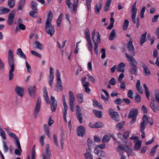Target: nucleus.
<instances>
[{
	"mask_svg": "<svg viewBox=\"0 0 159 159\" xmlns=\"http://www.w3.org/2000/svg\"><path fill=\"white\" fill-rule=\"evenodd\" d=\"M8 63L10 68L9 72V80L10 81L13 78L14 74L13 73L15 70V59L14 57V54L13 51L9 50L8 53Z\"/></svg>",
	"mask_w": 159,
	"mask_h": 159,
	"instance_id": "obj_1",
	"label": "nucleus"
},
{
	"mask_svg": "<svg viewBox=\"0 0 159 159\" xmlns=\"http://www.w3.org/2000/svg\"><path fill=\"white\" fill-rule=\"evenodd\" d=\"M52 16L53 13L51 11H49L46 21L45 30L46 32L49 34L51 36L53 35L55 32L54 26L51 23Z\"/></svg>",
	"mask_w": 159,
	"mask_h": 159,
	"instance_id": "obj_2",
	"label": "nucleus"
},
{
	"mask_svg": "<svg viewBox=\"0 0 159 159\" xmlns=\"http://www.w3.org/2000/svg\"><path fill=\"white\" fill-rule=\"evenodd\" d=\"M84 34L86 37V39L88 42V43L86 44V45L89 50L91 52V54L92 55L93 54L92 49L93 45L91 40L90 39V31L89 28H87L85 29L84 31Z\"/></svg>",
	"mask_w": 159,
	"mask_h": 159,
	"instance_id": "obj_3",
	"label": "nucleus"
},
{
	"mask_svg": "<svg viewBox=\"0 0 159 159\" xmlns=\"http://www.w3.org/2000/svg\"><path fill=\"white\" fill-rule=\"evenodd\" d=\"M95 35V30H94L92 33V39L94 44V50L96 55L98 54V45L97 43H99L101 42L99 33L98 32L97 35V42L94 39V38Z\"/></svg>",
	"mask_w": 159,
	"mask_h": 159,
	"instance_id": "obj_4",
	"label": "nucleus"
},
{
	"mask_svg": "<svg viewBox=\"0 0 159 159\" xmlns=\"http://www.w3.org/2000/svg\"><path fill=\"white\" fill-rule=\"evenodd\" d=\"M138 114L137 109H135L133 110H131L129 114L128 118H132L130 122V124L132 125L136 120V116Z\"/></svg>",
	"mask_w": 159,
	"mask_h": 159,
	"instance_id": "obj_5",
	"label": "nucleus"
},
{
	"mask_svg": "<svg viewBox=\"0 0 159 159\" xmlns=\"http://www.w3.org/2000/svg\"><path fill=\"white\" fill-rule=\"evenodd\" d=\"M108 111L112 119L117 122L120 120V116L117 112L111 108L109 109Z\"/></svg>",
	"mask_w": 159,
	"mask_h": 159,
	"instance_id": "obj_6",
	"label": "nucleus"
},
{
	"mask_svg": "<svg viewBox=\"0 0 159 159\" xmlns=\"http://www.w3.org/2000/svg\"><path fill=\"white\" fill-rule=\"evenodd\" d=\"M45 154H42V159H50V156H51V150H50V145L49 144L46 145Z\"/></svg>",
	"mask_w": 159,
	"mask_h": 159,
	"instance_id": "obj_7",
	"label": "nucleus"
},
{
	"mask_svg": "<svg viewBox=\"0 0 159 159\" xmlns=\"http://www.w3.org/2000/svg\"><path fill=\"white\" fill-rule=\"evenodd\" d=\"M130 40L128 42L127 46L130 53L133 56L135 54L134 47L133 44V40L132 38H130Z\"/></svg>",
	"mask_w": 159,
	"mask_h": 159,
	"instance_id": "obj_8",
	"label": "nucleus"
},
{
	"mask_svg": "<svg viewBox=\"0 0 159 159\" xmlns=\"http://www.w3.org/2000/svg\"><path fill=\"white\" fill-rule=\"evenodd\" d=\"M56 76L57 80V86L59 89L61 91L63 90L62 85V82L61 79V74L59 70L57 69L56 70Z\"/></svg>",
	"mask_w": 159,
	"mask_h": 159,
	"instance_id": "obj_9",
	"label": "nucleus"
},
{
	"mask_svg": "<svg viewBox=\"0 0 159 159\" xmlns=\"http://www.w3.org/2000/svg\"><path fill=\"white\" fill-rule=\"evenodd\" d=\"M41 99L39 97L37 99L34 111L35 117H36L37 116L40 111L41 105Z\"/></svg>",
	"mask_w": 159,
	"mask_h": 159,
	"instance_id": "obj_10",
	"label": "nucleus"
},
{
	"mask_svg": "<svg viewBox=\"0 0 159 159\" xmlns=\"http://www.w3.org/2000/svg\"><path fill=\"white\" fill-rule=\"evenodd\" d=\"M125 55L128 61L130 62L131 66L137 65L136 60L133 57L127 53H125Z\"/></svg>",
	"mask_w": 159,
	"mask_h": 159,
	"instance_id": "obj_11",
	"label": "nucleus"
},
{
	"mask_svg": "<svg viewBox=\"0 0 159 159\" xmlns=\"http://www.w3.org/2000/svg\"><path fill=\"white\" fill-rule=\"evenodd\" d=\"M15 12V11L13 10L8 15L7 22L9 25H11L13 24Z\"/></svg>",
	"mask_w": 159,
	"mask_h": 159,
	"instance_id": "obj_12",
	"label": "nucleus"
},
{
	"mask_svg": "<svg viewBox=\"0 0 159 159\" xmlns=\"http://www.w3.org/2000/svg\"><path fill=\"white\" fill-rule=\"evenodd\" d=\"M77 109L76 110V115L77 118L80 123H82V115L81 113V109L79 106H76Z\"/></svg>",
	"mask_w": 159,
	"mask_h": 159,
	"instance_id": "obj_13",
	"label": "nucleus"
},
{
	"mask_svg": "<svg viewBox=\"0 0 159 159\" xmlns=\"http://www.w3.org/2000/svg\"><path fill=\"white\" fill-rule=\"evenodd\" d=\"M51 108L52 111L54 112L56 111L57 107V102L55 98L52 96L51 97Z\"/></svg>",
	"mask_w": 159,
	"mask_h": 159,
	"instance_id": "obj_14",
	"label": "nucleus"
},
{
	"mask_svg": "<svg viewBox=\"0 0 159 159\" xmlns=\"http://www.w3.org/2000/svg\"><path fill=\"white\" fill-rule=\"evenodd\" d=\"M28 90L30 96L32 97H34L35 95L36 91L35 86V85H30Z\"/></svg>",
	"mask_w": 159,
	"mask_h": 159,
	"instance_id": "obj_15",
	"label": "nucleus"
},
{
	"mask_svg": "<svg viewBox=\"0 0 159 159\" xmlns=\"http://www.w3.org/2000/svg\"><path fill=\"white\" fill-rule=\"evenodd\" d=\"M91 153L92 150L90 148L87 149L85 152L84 154L85 159H93Z\"/></svg>",
	"mask_w": 159,
	"mask_h": 159,
	"instance_id": "obj_16",
	"label": "nucleus"
},
{
	"mask_svg": "<svg viewBox=\"0 0 159 159\" xmlns=\"http://www.w3.org/2000/svg\"><path fill=\"white\" fill-rule=\"evenodd\" d=\"M85 128L83 126H81L78 127L77 134L79 136L83 137L85 132Z\"/></svg>",
	"mask_w": 159,
	"mask_h": 159,
	"instance_id": "obj_17",
	"label": "nucleus"
},
{
	"mask_svg": "<svg viewBox=\"0 0 159 159\" xmlns=\"http://www.w3.org/2000/svg\"><path fill=\"white\" fill-rule=\"evenodd\" d=\"M24 91L23 88L19 87L17 86H16L15 92L18 96L20 97H22L24 95Z\"/></svg>",
	"mask_w": 159,
	"mask_h": 159,
	"instance_id": "obj_18",
	"label": "nucleus"
},
{
	"mask_svg": "<svg viewBox=\"0 0 159 159\" xmlns=\"http://www.w3.org/2000/svg\"><path fill=\"white\" fill-rule=\"evenodd\" d=\"M137 1H136L132 5L130 11L131 13V16H136L137 9L136 8Z\"/></svg>",
	"mask_w": 159,
	"mask_h": 159,
	"instance_id": "obj_19",
	"label": "nucleus"
},
{
	"mask_svg": "<svg viewBox=\"0 0 159 159\" xmlns=\"http://www.w3.org/2000/svg\"><path fill=\"white\" fill-rule=\"evenodd\" d=\"M125 65L123 62H120L116 67V71L119 72H123L125 71Z\"/></svg>",
	"mask_w": 159,
	"mask_h": 159,
	"instance_id": "obj_20",
	"label": "nucleus"
},
{
	"mask_svg": "<svg viewBox=\"0 0 159 159\" xmlns=\"http://www.w3.org/2000/svg\"><path fill=\"white\" fill-rule=\"evenodd\" d=\"M43 95L45 98V101L47 104L49 103V99L48 95V92L45 87H44L43 89Z\"/></svg>",
	"mask_w": 159,
	"mask_h": 159,
	"instance_id": "obj_21",
	"label": "nucleus"
},
{
	"mask_svg": "<svg viewBox=\"0 0 159 159\" xmlns=\"http://www.w3.org/2000/svg\"><path fill=\"white\" fill-rule=\"evenodd\" d=\"M137 65L131 66L130 72L131 73L135 75H136L138 72V68L136 66Z\"/></svg>",
	"mask_w": 159,
	"mask_h": 159,
	"instance_id": "obj_22",
	"label": "nucleus"
},
{
	"mask_svg": "<svg viewBox=\"0 0 159 159\" xmlns=\"http://www.w3.org/2000/svg\"><path fill=\"white\" fill-rule=\"evenodd\" d=\"M142 141L140 140H138L136 142L134 147V149L135 151H137L139 150L141 147Z\"/></svg>",
	"mask_w": 159,
	"mask_h": 159,
	"instance_id": "obj_23",
	"label": "nucleus"
},
{
	"mask_svg": "<svg viewBox=\"0 0 159 159\" xmlns=\"http://www.w3.org/2000/svg\"><path fill=\"white\" fill-rule=\"evenodd\" d=\"M16 54L17 55H19L20 57L25 60L26 59V55L23 52L20 48L18 49L17 51Z\"/></svg>",
	"mask_w": 159,
	"mask_h": 159,
	"instance_id": "obj_24",
	"label": "nucleus"
},
{
	"mask_svg": "<svg viewBox=\"0 0 159 159\" xmlns=\"http://www.w3.org/2000/svg\"><path fill=\"white\" fill-rule=\"evenodd\" d=\"M147 32H146L144 34H143L140 38V44L141 46H142L143 44L146 42V34Z\"/></svg>",
	"mask_w": 159,
	"mask_h": 159,
	"instance_id": "obj_25",
	"label": "nucleus"
},
{
	"mask_svg": "<svg viewBox=\"0 0 159 159\" xmlns=\"http://www.w3.org/2000/svg\"><path fill=\"white\" fill-rule=\"evenodd\" d=\"M10 10L4 7H0V15L6 14L8 13Z\"/></svg>",
	"mask_w": 159,
	"mask_h": 159,
	"instance_id": "obj_26",
	"label": "nucleus"
},
{
	"mask_svg": "<svg viewBox=\"0 0 159 159\" xmlns=\"http://www.w3.org/2000/svg\"><path fill=\"white\" fill-rule=\"evenodd\" d=\"M102 6V3L101 2H99L98 3L96 4L95 11L97 14H99L100 10L101 9Z\"/></svg>",
	"mask_w": 159,
	"mask_h": 159,
	"instance_id": "obj_27",
	"label": "nucleus"
},
{
	"mask_svg": "<svg viewBox=\"0 0 159 159\" xmlns=\"http://www.w3.org/2000/svg\"><path fill=\"white\" fill-rule=\"evenodd\" d=\"M77 99L80 104H81L84 101V96L81 93H77L76 95Z\"/></svg>",
	"mask_w": 159,
	"mask_h": 159,
	"instance_id": "obj_28",
	"label": "nucleus"
},
{
	"mask_svg": "<svg viewBox=\"0 0 159 159\" xmlns=\"http://www.w3.org/2000/svg\"><path fill=\"white\" fill-rule=\"evenodd\" d=\"M150 106L153 112H156L157 111H159V106H157L156 107L155 103L150 102Z\"/></svg>",
	"mask_w": 159,
	"mask_h": 159,
	"instance_id": "obj_29",
	"label": "nucleus"
},
{
	"mask_svg": "<svg viewBox=\"0 0 159 159\" xmlns=\"http://www.w3.org/2000/svg\"><path fill=\"white\" fill-rule=\"evenodd\" d=\"M37 3L34 1H31L30 3V7L31 9L34 10H37Z\"/></svg>",
	"mask_w": 159,
	"mask_h": 159,
	"instance_id": "obj_30",
	"label": "nucleus"
},
{
	"mask_svg": "<svg viewBox=\"0 0 159 159\" xmlns=\"http://www.w3.org/2000/svg\"><path fill=\"white\" fill-rule=\"evenodd\" d=\"M25 1L26 0H20V1L18 7V11L22 10L24 6Z\"/></svg>",
	"mask_w": 159,
	"mask_h": 159,
	"instance_id": "obj_31",
	"label": "nucleus"
},
{
	"mask_svg": "<svg viewBox=\"0 0 159 159\" xmlns=\"http://www.w3.org/2000/svg\"><path fill=\"white\" fill-rule=\"evenodd\" d=\"M69 103H74L75 100L73 92L70 91L69 92Z\"/></svg>",
	"mask_w": 159,
	"mask_h": 159,
	"instance_id": "obj_32",
	"label": "nucleus"
},
{
	"mask_svg": "<svg viewBox=\"0 0 159 159\" xmlns=\"http://www.w3.org/2000/svg\"><path fill=\"white\" fill-rule=\"evenodd\" d=\"M116 37V31L114 29H112L110 34L109 39L110 40H113Z\"/></svg>",
	"mask_w": 159,
	"mask_h": 159,
	"instance_id": "obj_33",
	"label": "nucleus"
},
{
	"mask_svg": "<svg viewBox=\"0 0 159 159\" xmlns=\"http://www.w3.org/2000/svg\"><path fill=\"white\" fill-rule=\"evenodd\" d=\"M143 86L144 89V91L146 94V96L148 99L149 100V97L150 96V92L149 91L148 89L146 84H143Z\"/></svg>",
	"mask_w": 159,
	"mask_h": 159,
	"instance_id": "obj_34",
	"label": "nucleus"
},
{
	"mask_svg": "<svg viewBox=\"0 0 159 159\" xmlns=\"http://www.w3.org/2000/svg\"><path fill=\"white\" fill-rule=\"evenodd\" d=\"M93 105L95 107L102 109V107L101 104L95 99L93 100Z\"/></svg>",
	"mask_w": 159,
	"mask_h": 159,
	"instance_id": "obj_35",
	"label": "nucleus"
},
{
	"mask_svg": "<svg viewBox=\"0 0 159 159\" xmlns=\"http://www.w3.org/2000/svg\"><path fill=\"white\" fill-rule=\"evenodd\" d=\"M93 112L95 115L97 117L99 118H101L102 117V113L101 111L96 110H93Z\"/></svg>",
	"mask_w": 159,
	"mask_h": 159,
	"instance_id": "obj_36",
	"label": "nucleus"
},
{
	"mask_svg": "<svg viewBox=\"0 0 159 159\" xmlns=\"http://www.w3.org/2000/svg\"><path fill=\"white\" fill-rule=\"evenodd\" d=\"M35 47L39 50H42L43 49V45L38 41H36L35 42Z\"/></svg>",
	"mask_w": 159,
	"mask_h": 159,
	"instance_id": "obj_37",
	"label": "nucleus"
},
{
	"mask_svg": "<svg viewBox=\"0 0 159 159\" xmlns=\"http://www.w3.org/2000/svg\"><path fill=\"white\" fill-rule=\"evenodd\" d=\"M44 129L46 134H47L48 137L49 138L50 132L49 130V128L47 124H44L43 125Z\"/></svg>",
	"mask_w": 159,
	"mask_h": 159,
	"instance_id": "obj_38",
	"label": "nucleus"
},
{
	"mask_svg": "<svg viewBox=\"0 0 159 159\" xmlns=\"http://www.w3.org/2000/svg\"><path fill=\"white\" fill-rule=\"evenodd\" d=\"M111 0H108L104 8V11H107L109 9L111 3Z\"/></svg>",
	"mask_w": 159,
	"mask_h": 159,
	"instance_id": "obj_39",
	"label": "nucleus"
},
{
	"mask_svg": "<svg viewBox=\"0 0 159 159\" xmlns=\"http://www.w3.org/2000/svg\"><path fill=\"white\" fill-rule=\"evenodd\" d=\"M15 0H8V5L10 8H12L15 5Z\"/></svg>",
	"mask_w": 159,
	"mask_h": 159,
	"instance_id": "obj_40",
	"label": "nucleus"
},
{
	"mask_svg": "<svg viewBox=\"0 0 159 159\" xmlns=\"http://www.w3.org/2000/svg\"><path fill=\"white\" fill-rule=\"evenodd\" d=\"M88 145L89 148H91L93 147L94 145V141L91 140L89 138H88L87 141Z\"/></svg>",
	"mask_w": 159,
	"mask_h": 159,
	"instance_id": "obj_41",
	"label": "nucleus"
},
{
	"mask_svg": "<svg viewBox=\"0 0 159 159\" xmlns=\"http://www.w3.org/2000/svg\"><path fill=\"white\" fill-rule=\"evenodd\" d=\"M143 71L145 75L146 76H149L151 75V73L149 71L148 67L146 66L143 68Z\"/></svg>",
	"mask_w": 159,
	"mask_h": 159,
	"instance_id": "obj_42",
	"label": "nucleus"
},
{
	"mask_svg": "<svg viewBox=\"0 0 159 159\" xmlns=\"http://www.w3.org/2000/svg\"><path fill=\"white\" fill-rule=\"evenodd\" d=\"M129 22L128 20H126L124 21L123 25V29L126 30L128 28Z\"/></svg>",
	"mask_w": 159,
	"mask_h": 159,
	"instance_id": "obj_43",
	"label": "nucleus"
},
{
	"mask_svg": "<svg viewBox=\"0 0 159 159\" xmlns=\"http://www.w3.org/2000/svg\"><path fill=\"white\" fill-rule=\"evenodd\" d=\"M124 121L120 122L118 123L116 126L117 129H121L125 125Z\"/></svg>",
	"mask_w": 159,
	"mask_h": 159,
	"instance_id": "obj_44",
	"label": "nucleus"
},
{
	"mask_svg": "<svg viewBox=\"0 0 159 159\" xmlns=\"http://www.w3.org/2000/svg\"><path fill=\"white\" fill-rule=\"evenodd\" d=\"M111 138L109 136L106 135L104 136L102 139V142L103 143H107L110 139Z\"/></svg>",
	"mask_w": 159,
	"mask_h": 159,
	"instance_id": "obj_45",
	"label": "nucleus"
},
{
	"mask_svg": "<svg viewBox=\"0 0 159 159\" xmlns=\"http://www.w3.org/2000/svg\"><path fill=\"white\" fill-rule=\"evenodd\" d=\"M65 138V136L64 134H62L60 139V143L61 145V149H63L64 146V140Z\"/></svg>",
	"mask_w": 159,
	"mask_h": 159,
	"instance_id": "obj_46",
	"label": "nucleus"
},
{
	"mask_svg": "<svg viewBox=\"0 0 159 159\" xmlns=\"http://www.w3.org/2000/svg\"><path fill=\"white\" fill-rule=\"evenodd\" d=\"M54 77V75H49L48 78L49 84L51 87L52 86Z\"/></svg>",
	"mask_w": 159,
	"mask_h": 159,
	"instance_id": "obj_47",
	"label": "nucleus"
},
{
	"mask_svg": "<svg viewBox=\"0 0 159 159\" xmlns=\"http://www.w3.org/2000/svg\"><path fill=\"white\" fill-rule=\"evenodd\" d=\"M29 15L33 17L36 18L38 16V14L37 12L31 11L29 12Z\"/></svg>",
	"mask_w": 159,
	"mask_h": 159,
	"instance_id": "obj_48",
	"label": "nucleus"
},
{
	"mask_svg": "<svg viewBox=\"0 0 159 159\" xmlns=\"http://www.w3.org/2000/svg\"><path fill=\"white\" fill-rule=\"evenodd\" d=\"M45 138V136L42 135L39 137V141L41 143V145L43 146L44 144V139Z\"/></svg>",
	"mask_w": 159,
	"mask_h": 159,
	"instance_id": "obj_49",
	"label": "nucleus"
},
{
	"mask_svg": "<svg viewBox=\"0 0 159 159\" xmlns=\"http://www.w3.org/2000/svg\"><path fill=\"white\" fill-rule=\"evenodd\" d=\"M126 152H127L131 156H134L135 155L133 149L130 148H128L126 151Z\"/></svg>",
	"mask_w": 159,
	"mask_h": 159,
	"instance_id": "obj_50",
	"label": "nucleus"
},
{
	"mask_svg": "<svg viewBox=\"0 0 159 159\" xmlns=\"http://www.w3.org/2000/svg\"><path fill=\"white\" fill-rule=\"evenodd\" d=\"M53 141L55 145L57 147L58 146V143L57 142V138L56 135L55 134H54L53 135Z\"/></svg>",
	"mask_w": 159,
	"mask_h": 159,
	"instance_id": "obj_51",
	"label": "nucleus"
},
{
	"mask_svg": "<svg viewBox=\"0 0 159 159\" xmlns=\"http://www.w3.org/2000/svg\"><path fill=\"white\" fill-rule=\"evenodd\" d=\"M146 7H142L140 12V16L141 18H142L144 17V13L145 12Z\"/></svg>",
	"mask_w": 159,
	"mask_h": 159,
	"instance_id": "obj_52",
	"label": "nucleus"
},
{
	"mask_svg": "<svg viewBox=\"0 0 159 159\" xmlns=\"http://www.w3.org/2000/svg\"><path fill=\"white\" fill-rule=\"evenodd\" d=\"M116 79L113 77H111V79L109 81V83L110 84L114 85L116 83Z\"/></svg>",
	"mask_w": 159,
	"mask_h": 159,
	"instance_id": "obj_53",
	"label": "nucleus"
},
{
	"mask_svg": "<svg viewBox=\"0 0 159 159\" xmlns=\"http://www.w3.org/2000/svg\"><path fill=\"white\" fill-rule=\"evenodd\" d=\"M102 124L100 122H97L94 124V128H99L102 127Z\"/></svg>",
	"mask_w": 159,
	"mask_h": 159,
	"instance_id": "obj_54",
	"label": "nucleus"
},
{
	"mask_svg": "<svg viewBox=\"0 0 159 159\" xmlns=\"http://www.w3.org/2000/svg\"><path fill=\"white\" fill-rule=\"evenodd\" d=\"M2 142L4 151L5 152H7L8 150V148L7 147V144L5 141H3Z\"/></svg>",
	"mask_w": 159,
	"mask_h": 159,
	"instance_id": "obj_55",
	"label": "nucleus"
},
{
	"mask_svg": "<svg viewBox=\"0 0 159 159\" xmlns=\"http://www.w3.org/2000/svg\"><path fill=\"white\" fill-rule=\"evenodd\" d=\"M16 141V146L20 150L21 152H22V150L21 148L20 142L19 140V138L15 140Z\"/></svg>",
	"mask_w": 159,
	"mask_h": 159,
	"instance_id": "obj_56",
	"label": "nucleus"
},
{
	"mask_svg": "<svg viewBox=\"0 0 159 159\" xmlns=\"http://www.w3.org/2000/svg\"><path fill=\"white\" fill-rule=\"evenodd\" d=\"M146 124L143 122H141L140 124V130L141 132L144 131V129L146 128Z\"/></svg>",
	"mask_w": 159,
	"mask_h": 159,
	"instance_id": "obj_57",
	"label": "nucleus"
},
{
	"mask_svg": "<svg viewBox=\"0 0 159 159\" xmlns=\"http://www.w3.org/2000/svg\"><path fill=\"white\" fill-rule=\"evenodd\" d=\"M101 52L102 54L101 56V57L102 59H104L106 57V51L105 49L102 48L101 50Z\"/></svg>",
	"mask_w": 159,
	"mask_h": 159,
	"instance_id": "obj_58",
	"label": "nucleus"
},
{
	"mask_svg": "<svg viewBox=\"0 0 159 159\" xmlns=\"http://www.w3.org/2000/svg\"><path fill=\"white\" fill-rule=\"evenodd\" d=\"M8 134L9 136L11 137L13 139H14L15 140L18 139V137L16 135V134H15L12 133L11 132H10Z\"/></svg>",
	"mask_w": 159,
	"mask_h": 159,
	"instance_id": "obj_59",
	"label": "nucleus"
},
{
	"mask_svg": "<svg viewBox=\"0 0 159 159\" xmlns=\"http://www.w3.org/2000/svg\"><path fill=\"white\" fill-rule=\"evenodd\" d=\"M134 94V93L132 90L131 89H129L128 91L127 96L129 98L133 99L134 98L132 97V96Z\"/></svg>",
	"mask_w": 159,
	"mask_h": 159,
	"instance_id": "obj_60",
	"label": "nucleus"
},
{
	"mask_svg": "<svg viewBox=\"0 0 159 159\" xmlns=\"http://www.w3.org/2000/svg\"><path fill=\"white\" fill-rule=\"evenodd\" d=\"M158 146V145H157L153 148L150 152L151 156H153V155L154 153L156 151Z\"/></svg>",
	"mask_w": 159,
	"mask_h": 159,
	"instance_id": "obj_61",
	"label": "nucleus"
},
{
	"mask_svg": "<svg viewBox=\"0 0 159 159\" xmlns=\"http://www.w3.org/2000/svg\"><path fill=\"white\" fill-rule=\"evenodd\" d=\"M26 67L27 68V71L28 72H30L31 70V69L30 65L29 64L27 61H25Z\"/></svg>",
	"mask_w": 159,
	"mask_h": 159,
	"instance_id": "obj_62",
	"label": "nucleus"
},
{
	"mask_svg": "<svg viewBox=\"0 0 159 159\" xmlns=\"http://www.w3.org/2000/svg\"><path fill=\"white\" fill-rule=\"evenodd\" d=\"M143 122L146 124H147L148 122V117L146 115H144L143 118Z\"/></svg>",
	"mask_w": 159,
	"mask_h": 159,
	"instance_id": "obj_63",
	"label": "nucleus"
},
{
	"mask_svg": "<svg viewBox=\"0 0 159 159\" xmlns=\"http://www.w3.org/2000/svg\"><path fill=\"white\" fill-rule=\"evenodd\" d=\"M154 95L156 101L159 103V92L157 91H156Z\"/></svg>",
	"mask_w": 159,
	"mask_h": 159,
	"instance_id": "obj_64",
	"label": "nucleus"
}]
</instances>
